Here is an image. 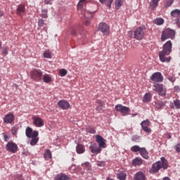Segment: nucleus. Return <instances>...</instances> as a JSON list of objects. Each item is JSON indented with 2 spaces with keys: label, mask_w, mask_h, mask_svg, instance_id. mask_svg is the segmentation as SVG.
<instances>
[{
  "label": "nucleus",
  "mask_w": 180,
  "mask_h": 180,
  "mask_svg": "<svg viewBox=\"0 0 180 180\" xmlns=\"http://www.w3.org/2000/svg\"><path fill=\"white\" fill-rule=\"evenodd\" d=\"M4 141H9V136H8V135L4 134Z\"/></svg>",
  "instance_id": "obj_51"
},
{
  "label": "nucleus",
  "mask_w": 180,
  "mask_h": 180,
  "mask_svg": "<svg viewBox=\"0 0 180 180\" xmlns=\"http://www.w3.org/2000/svg\"><path fill=\"white\" fill-rule=\"evenodd\" d=\"M117 176L120 180H126V173L124 172L118 173Z\"/></svg>",
  "instance_id": "obj_35"
},
{
  "label": "nucleus",
  "mask_w": 180,
  "mask_h": 180,
  "mask_svg": "<svg viewBox=\"0 0 180 180\" xmlns=\"http://www.w3.org/2000/svg\"><path fill=\"white\" fill-rule=\"evenodd\" d=\"M55 180H71V179L65 174H60V176L56 177Z\"/></svg>",
  "instance_id": "obj_34"
},
{
  "label": "nucleus",
  "mask_w": 180,
  "mask_h": 180,
  "mask_svg": "<svg viewBox=\"0 0 180 180\" xmlns=\"http://www.w3.org/2000/svg\"><path fill=\"white\" fill-rule=\"evenodd\" d=\"M82 167H83L84 169H86V171H92V166L89 162H85L84 163H82Z\"/></svg>",
  "instance_id": "obj_29"
},
{
  "label": "nucleus",
  "mask_w": 180,
  "mask_h": 180,
  "mask_svg": "<svg viewBox=\"0 0 180 180\" xmlns=\"http://www.w3.org/2000/svg\"><path fill=\"white\" fill-rule=\"evenodd\" d=\"M78 13L81 19H83V20H84V25L86 26L89 25V23H91V19L94 18V13L86 10L79 11Z\"/></svg>",
  "instance_id": "obj_4"
},
{
  "label": "nucleus",
  "mask_w": 180,
  "mask_h": 180,
  "mask_svg": "<svg viewBox=\"0 0 180 180\" xmlns=\"http://www.w3.org/2000/svg\"><path fill=\"white\" fill-rule=\"evenodd\" d=\"M170 108L174 109H180V101L179 99L174 100L173 103H171Z\"/></svg>",
  "instance_id": "obj_26"
},
{
  "label": "nucleus",
  "mask_w": 180,
  "mask_h": 180,
  "mask_svg": "<svg viewBox=\"0 0 180 180\" xmlns=\"http://www.w3.org/2000/svg\"><path fill=\"white\" fill-rule=\"evenodd\" d=\"M15 120V115L12 113H8L5 115L4 118V122L6 123V124H9L12 123Z\"/></svg>",
  "instance_id": "obj_17"
},
{
  "label": "nucleus",
  "mask_w": 180,
  "mask_h": 180,
  "mask_svg": "<svg viewBox=\"0 0 180 180\" xmlns=\"http://www.w3.org/2000/svg\"><path fill=\"white\" fill-rule=\"evenodd\" d=\"M16 13L18 15V16H23V15L26 13V8H25V5H19L17 8Z\"/></svg>",
  "instance_id": "obj_19"
},
{
  "label": "nucleus",
  "mask_w": 180,
  "mask_h": 180,
  "mask_svg": "<svg viewBox=\"0 0 180 180\" xmlns=\"http://www.w3.org/2000/svg\"><path fill=\"white\" fill-rule=\"evenodd\" d=\"M71 34L72 36H75V34H77V32L75 31V30H72Z\"/></svg>",
  "instance_id": "obj_53"
},
{
  "label": "nucleus",
  "mask_w": 180,
  "mask_h": 180,
  "mask_svg": "<svg viewBox=\"0 0 180 180\" xmlns=\"http://www.w3.org/2000/svg\"><path fill=\"white\" fill-rule=\"evenodd\" d=\"M0 49H2V43L0 42Z\"/></svg>",
  "instance_id": "obj_57"
},
{
  "label": "nucleus",
  "mask_w": 180,
  "mask_h": 180,
  "mask_svg": "<svg viewBox=\"0 0 180 180\" xmlns=\"http://www.w3.org/2000/svg\"><path fill=\"white\" fill-rule=\"evenodd\" d=\"M88 4V0H80L77 4V10H78V13H79V11H83L84 6Z\"/></svg>",
  "instance_id": "obj_20"
},
{
  "label": "nucleus",
  "mask_w": 180,
  "mask_h": 180,
  "mask_svg": "<svg viewBox=\"0 0 180 180\" xmlns=\"http://www.w3.org/2000/svg\"><path fill=\"white\" fill-rule=\"evenodd\" d=\"M1 16H4V12H2V11H0V17Z\"/></svg>",
  "instance_id": "obj_56"
},
{
  "label": "nucleus",
  "mask_w": 180,
  "mask_h": 180,
  "mask_svg": "<svg viewBox=\"0 0 180 180\" xmlns=\"http://www.w3.org/2000/svg\"><path fill=\"white\" fill-rule=\"evenodd\" d=\"M98 30L104 34V36H109L110 30L108 24L105 22H101L98 25Z\"/></svg>",
  "instance_id": "obj_10"
},
{
  "label": "nucleus",
  "mask_w": 180,
  "mask_h": 180,
  "mask_svg": "<svg viewBox=\"0 0 180 180\" xmlns=\"http://www.w3.org/2000/svg\"><path fill=\"white\" fill-rule=\"evenodd\" d=\"M172 19L176 20V23H179L180 19V10L174 9L170 13Z\"/></svg>",
  "instance_id": "obj_16"
},
{
  "label": "nucleus",
  "mask_w": 180,
  "mask_h": 180,
  "mask_svg": "<svg viewBox=\"0 0 180 180\" xmlns=\"http://www.w3.org/2000/svg\"><path fill=\"white\" fill-rule=\"evenodd\" d=\"M141 150V148H140V146H134L131 148V150L133 151V153H137V152H140V150Z\"/></svg>",
  "instance_id": "obj_38"
},
{
  "label": "nucleus",
  "mask_w": 180,
  "mask_h": 180,
  "mask_svg": "<svg viewBox=\"0 0 180 180\" xmlns=\"http://www.w3.org/2000/svg\"><path fill=\"white\" fill-rule=\"evenodd\" d=\"M33 124L35 125L36 127H43L44 126V121L43 119L34 115L32 117Z\"/></svg>",
  "instance_id": "obj_13"
},
{
  "label": "nucleus",
  "mask_w": 180,
  "mask_h": 180,
  "mask_svg": "<svg viewBox=\"0 0 180 180\" xmlns=\"http://www.w3.org/2000/svg\"><path fill=\"white\" fill-rule=\"evenodd\" d=\"M168 139H171V136H169Z\"/></svg>",
  "instance_id": "obj_60"
},
{
  "label": "nucleus",
  "mask_w": 180,
  "mask_h": 180,
  "mask_svg": "<svg viewBox=\"0 0 180 180\" xmlns=\"http://www.w3.org/2000/svg\"><path fill=\"white\" fill-rule=\"evenodd\" d=\"M162 168L163 169H167L168 168V160L165 158L162 157L160 161H158L153 164L151 172L156 173Z\"/></svg>",
  "instance_id": "obj_3"
},
{
  "label": "nucleus",
  "mask_w": 180,
  "mask_h": 180,
  "mask_svg": "<svg viewBox=\"0 0 180 180\" xmlns=\"http://www.w3.org/2000/svg\"><path fill=\"white\" fill-rule=\"evenodd\" d=\"M96 141L98 143V147L100 148H105V146H106L105 139H103V137H102L101 135L96 136Z\"/></svg>",
  "instance_id": "obj_18"
},
{
  "label": "nucleus",
  "mask_w": 180,
  "mask_h": 180,
  "mask_svg": "<svg viewBox=\"0 0 180 180\" xmlns=\"http://www.w3.org/2000/svg\"><path fill=\"white\" fill-rule=\"evenodd\" d=\"M101 4H106L108 2V6L110 8L112 4H113V0H99Z\"/></svg>",
  "instance_id": "obj_37"
},
{
  "label": "nucleus",
  "mask_w": 180,
  "mask_h": 180,
  "mask_svg": "<svg viewBox=\"0 0 180 180\" xmlns=\"http://www.w3.org/2000/svg\"><path fill=\"white\" fill-rule=\"evenodd\" d=\"M144 36H146V27L141 26L135 30L134 32V38H135L136 40H143Z\"/></svg>",
  "instance_id": "obj_7"
},
{
  "label": "nucleus",
  "mask_w": 180,
  "mask_h": 180,
  "mask_svg": "<svg viewBox=\"0 0 180 180\" xmlns=\"http://www.w3.org/2000/svg\"><path fill=\"white\" fill-rule=\"evenodd\" d=\"M2 53L4 54H5V56H6L8 54V48H6V47L3 48L2 49Z\"/></svg>",
  "instance_id": "obj_50"
},
{
  "label": "nucleus",
  "mask_w": 180,
  "mask_h": 180,
  "mask_svg": "<svg viewBox=\"0 0 180 180\" xmlns=\"http://www.w3.org/2000/svg\"><path fill=\"white\" fill-rule=\"evenodd\" d=\"M132 165H134V167H137V165H143V159L136 158L132 160Z\"/></svg>",
  "instance_id": "obj_25"
},
{
  "label": "nucleus",
  "mask_w": 180,
  "mask_h": 180,
  "mask_svg": "<svg viewBox=\"0 0 180 180\" xmlns=\"http://www.w3.org/2000/svg\"><path fill=\"white\" fill-rule=\"evenodd\" d=\"M174 149L177 153H180V143H177L176 146L174 147Z\"/></svg>",
  "instance_id": "obj_49"
},
{
  "label": "nucleus",
  "mask_w": 180,
  "mask_h": 180,
  "mask_svg": "<svg viewBox=\"0 0 180 180\" xmlns=\"http://www.w3.org/2000/svg\"><path fill=\"white\" fill-rule=\"evenodd\" d=\"M172 51V42L167 41L162 46V50L159 52V58L162 63H169L171 61V57L169 56Z\"/></svg>",
  "instance_id": "obj_1"
},
{
  "label": "nucleus",
  "mask_w": 180,
  "mask_h": 180,
  "mask_svg": "<svg viewBox=\"0 0 180 180\" xmlns=\"http://www.w3.org/2000/svg\"><path fill=\"white\" fill-rule=\"evenodd\" d=\"M172 4H174V0H167L165 8H169Z\"/></svg>",
  "instance_id": "obj_43"
},
{
  "label": "nucleus",
  "mask_w": 180,
  "mask_h": 180,
  "mask_svg": "<svg viewBox=\"0 0 180 180\" xmlns=\"http://www.w3.org/2000/svg\"><path fill=\"white\" fill-rule=\"evenodd\" d=\"M174 92H179V91H180L179 86H174Z\"/></svg>",
  "instance_id": "obj_52"
},
{
  "label": "nucleus",
  "mask_w": 180,
  "mask_h": 180,
  "mask_svg": "<svg viewBox=\"0 0 180 180\" xmlns=\"http://www.w3.org/2000/svg\"><path fill=\"white\" fill-rule=\"evenodd\" d=\"M151 81H154V82H162L164 81V77L161 72H155L150 77Z\"/></svg>",
  "instance_id": "obj_11"
},
{
  "label": "nucleus",
  "mask_w": 180,
  "mask_h": 180,
  "mask_svg": "<svg viewBox=\"0 0 180 180\" xmlns=\"http://www.w3.org/2000/svg\"><path fill=\"white\" fill-rule=\"evenodd\" d=\"M42 13H43L41 14L42 18H47V10L42 11Z\"/></svg>",
  "instance_id": "obj_48"
},
{
  "label": "nucleus",
  "mask_w": 180,
  "mask_h": 180,
  "mask_svg": "<svg viewBox=\"0 0 180 180\" xmlns=\"http://www.w3.org/2000/svg\"><path fill=\"white\" fill-rule=\"evenodd\" d=\"M153 91L157 92L160 96H167V88L162 84L153 83Z\"/></svg>",
  "instance_id": "obj_5"
},
{
  "label": "nucleus",
  "mask_w": 180,
  "mask_h": 180,
  "mask_svg": "<svg viewBox=\"0 0 180 180\" xmlns=\"http://www.w3.org/2000/svg\"><path fill=\"white\" fill-rule=\"evenodd\" d=\"M58 106L63 110H67L71 108L70 103L65 100H60L58 102Z\"/></svg>",
  "instance_id": "obj_14"
},
{
  "label": "nucleus",
  "mask_w": 180,
  "mask_h": 180,
  "mask_svg": "<svg viewBox=\"0 0 180 180\" xmlns=\"http://www.w3.org/2000/svg\"><path fill=\"white\" fill-rule=\"evenodd\" d=\"M155 24L158 25V26H161V25H164V19H162V18H156L155 20Z\"/></svg>",
  "instance_id": "obj_36"
},
{
  "label": "nucleus",
  "mask_w": 180,
  "mask_h": 180,
  "mask_svg": "<svg viewBox=\"0 0 180 180\" xmlns=\"http://www.w3.org/2000/svg\"><path fill=\"white\" fill-rule=\"evenodd\" d=\"M115 110L117 112H120L123 116H127L129 115L131 110L129 107H126L122 104H117L115 105Z\"/></svg>",
  "instance_id": "obj_9"
},
{
  "label": "nucleus",
  "mask_w": 180,
  "mask_h": 180,
  "mask_svg": "<svg viewBox=\"0 0 180 180\" xmlns=\"http://www.w3.org/2000/svg\"><path fill=\"white\" fill-rule=\"evenodd\" d=\"M38 25H39L40 27H43V26L44 25V20H43V19H39V21H38Z\"/></svg>",
  "instance_id": "obj_44"
},
{
  "label": "nucleus",
  "mask_w": 180,
  "mask_h": 180,
  "mask_svg": "<svg viewBox=\"0 0 180 180\" xmlns=\"http://www.w3.org/2000/svg\"><path fill=\"white\" fill-rule=\"evenodd\" d=\"M76 153L77 154H84L85 153V146L81 143L77 144L76 146Z\"/></svg>",
  "instance_id": "obj_22"
},
{
  "label": "nucleus",
  "mask_w": 180,
  "mask_h": 180,
  "mask_svg": "<svg viewBox=\"0 0 180 180\" xmlns=\"http://www.w3.org/2000/svg\"><path fill=\"white\" fill-rule=\"evenodd\" d=\"M30 77L34 81L39 82L43 79V72L40 69H34L30 72Z\"/></svg>",
  "instance_id": "obj_8"
},
{
  "label": "nucleus",
  "mask_w": 180,
  "mask_h": 180,
  "mask_svg": "<svg viewBox=\"0 0 180 180\" xmlns=\"http://www.w3.org/2000/svg\"><path fill=\"white\" fill-rule=\"evenodd\" d=\"M167 79H169L170 82H175V81L176 80L175 76H168Z\"/></svg>",
  "instance_id": "obj_45"
},
{
  "label": "nucleus",
  "mask_w": 180,
  "mask_h": 180,
  "mask_svg": "<svg viewBox=\"0 0 180 180\" xmlns=\"http://www.w3.org/2000/svg\"><path fill=\"white\" fill-rule=\"evenodd\" d=\"M134 180H146V174L143 173V172H138L136 173L134 177Z\"/></svg>",
  "instance_id": "obj_21"
},
{
  "label": "nucleus",
  "mask_w": 180,
  "mask_h": 180,
  "mask_svg": "<svg viewBox=\"0 0 180 180\" xmlns=\"http://www.w3.org/2000/svg\"><path fill=\"white\" fill-rule=\"evenodd\" d=\"M87 131H89V133H91V134H94L96 131L94 128L89 127L87 129Z\"/></svg>",
  "instance_id": "obj_47"
},
{
  "label": "nucleus",
  "mask_w": 180,
  "mask_h": 180,
  "mask_svg": "<svg viewBox=\"0 0 180 180\" xmlns=\"http://www.w3.org/2000/svg\"><path fill=\"white\" fill-rule=\"evenodd\" d=\"M97 165H98L99 167H101V165H99V163H98V164H97Z\"/></svg>",
  "instance_id": "obj_58"
},
{
  "label": "nucleus",
  "mask_w": 180,
  "mask_h": 180,
  "mask_svg": "<svg viewBox=\"0 0 180 180\" xmlns=\"http://www.w3.org/2000/svg\"><path fill=\"white\" fill-rule=\"evenodd\" d=\"M150 101H151V94L147 93L144 95L143 101L145 103H148V102H150Z\"/></svg>",
  "instance_id": "obj_33"
},
{
  "label": "nucleus",
  "mask_w": 180,
  "mask_h": 180,
  "mask_svg": "<svg viewBox=\"0 0 180 180\" xmlns=\"http://www.w3.org/2000/svg\"><path fill=\"white\" fill-rule=\"evenodd\" d=\"M167 101H158L157 103H155V107L157 108V109H162L164 106L167 105Z\"/></svg>",
  "instance_id": "obj_27"
},
{
  "label": "nucleus",
  "mask_w": 180,
  "mask_h": 180,
  "mask_svg": "<svg viewBox=\"0 0 180 180\" xmlns=\"http://www.w3.org/2000/svg\"><path fill=\"white\" fill-rule=\"evenodd\" d=\"M11 133H12V134H13V136H16V134H18V127H13L11 128Z\"/></svg>",
  "instance_id": "obj_42"
},
{
  "label": "nucleus",
  "mask_w": 180,
  "mask_h": 180,
  "mask_svg": "<svg viewBox=\"0 0 180 180\" xmlns=\"http://www.w3.org/2000/svg\"><path fill=\"white\" fill-rule=\"evenodd\" d=\"M158 2H160V0H152L150 4V9H155L158 6Z\"/></svg>",
  "instance_id": "obj_31"
},
{
  "label": "nucleus",
  "mask_w": 180,
  "mask_h": 180,
  "mask_svg": "<svg viewBox=\"0 0 180 180\" xmlns=\"http://www.w3.org/2000/svg\"><path fill=\"white\" fill-rule=\"evenodd\" d=\"M89 149L93 154H99L102 151V149L96 146H90Z\"/></svg>",
  "instance_id": "obj_23"
},
{
  "label": "nucleus",
  "mask_w": 180,
  "mask_h": 180,
  "mask_svg": "<svg viewBox=\"0 0 180 180\" xmlns=\"http://www.w3.org/2000/svg\"><path fill=\"white\" fill-rule=\"evenodd\" d=\"M44 57L45 58H51V52L50 51H45L44 52Z\"/></svg>",
  "instance_id": "obj_40"
},
{
  "label": "nucleus",
  "mask_w": 180,
  "mask_h": 180,
  "mask_svg": "<svg viewBox=\"0 0 180 180\" xmlns=\"http://www.w3.org/2000/svg\"><path fill=\"white\" fill-rule=\"evenodd\" d=\"M96 103L98 104V105L96 107V110L98 112H101V110H102V109H103V102L101 100H97Z\"/></svg>",
  "instance_id": "obj_30"
},
{
  "label": "nucleus",
  "mask_w": 180,
  "mask_h": 180,
  "mask_svg": "<svg viewBox=\"0 0 180 180\" xmlns=\"http://www.w3.org/2000/svg\"><path fill=\"white\" fill-rule=\"evenodd\" d=\"M50 2H51V0H45L46 5L50 4Z\"/></svg>",
  "instance_id": "obj_54"
},
{
  "label": "nucleus",
  "mask_w": 180,
  "mask_h": 180,
  "mask_svg": "<svg viewBox=\"0 0 180 180\" xmlns=\"http://www.w3.org/2000/svg\"><path fill=\"white\" fill-rule=\"evenodd\" d=\"M25 135L28 139H32L30 141L31 146H36L39 143V131H33L32 128L27 127L25 129Z\"/></svg>",
  "instance_id": "obj_2"
},
{
  "label": "nucleus",
  "mask_w": 180,
  "mask_h": 180,
  "mask_svg": "<svg viewBox=\"0 0 180 180\" xmlns=\"http://www.w3.org/2000/svg\"><path fill=\"white\" fill-rule=\"evenodd\" d=\"M6 149L10 153H15L18 151V145L13 142H8L6 146Z\"/></svg>",
  "instance_id": "obj_12"
},
{
  "label": "nucleus",
  "mask_w": 180,
  "mask_h": 180,
  "mask_svg": "<svg viewBox=\"0 0 180 180\" xmlns=\"http://www.w3.org/2000/svg\"><path fill=\"white\" fill-rule=\"evenodd\" d=\"M162 180H171V179H169L168 176H165L162 179Z\"/></svg>",
  "instance_id": "obj_55"
},
{
  "label": "nucleus",
  "mask_w": 180,
  "mask_h": 180,
  "mask_svg": "<svg viewBox=\"0 0 180 180\" xmlns=\"http://www.w3.org/2000/svg\"><path fill=\"white\" fill-rule=\"evenodd\" d=\"M44 158H45V160H51V151H50V150H46L44 153Z\"/></svg>",
  "instance_id": "obj_32"
},
{
  "label": "nucleus",
  "mask_w": 180,
  "mask_h": 180,
  "mask_svg": "<svg viewBox=\"0 0 180 180\" xmlns=\"http://www.w3.org/2000/svg\"><path fill=\"white\" fill-rule=\"evenodd\" d=\"M139 140H140V136H139L137 135L132 136V141H135L136 143H137V141H139Z\"/></svg>",
  "instance_id": "obj_46"
},
{
  "label": "nucleus",
  "mask_w": 180,
  "mask_h": 180,
  "mask_svg": "<svg viewBox=\"0 0 180 180\" xmlns=\"http://www.w3.org/2000/svg\"><path fill=\"white\" fill-rule=\"evenodd\" d=\"M67 70L65 69H61L60 70H59V75L60 77H65V75H67Z\"/></svg>",
  "instance_id": "obj_41"
},
{
  "label": "nucleus",
  "mask_w": 180,
  "mask_h": 180,
  "mask_svg": "<svg viewBox=\"0 0 180 180\" xmlns=\"http://www.w3.org/2000/svg\"><path fill=\"white\" fill-rule=\"evenodd\" d=\"M141 126L143 131H146V133H151V129L148 128L150 127V121L148 120L142 121Z\"/></svg>",
  "instance_id": "obj_15"
},
{
  "label": "nucleus",
  "mask_w": 180,
  "mask_h": 180,
  "mask_svg": "<svg viewBox=\"0 0 180 180\" xmlns=\"http://www.w3.org/2000/svg\"><path fill=\"white\" fill-rule=\"evenodd\" d=\"M132 115H133V116H136V114H133Z\"/></svg>",
  "instance_id": "obj_59"
},
{
  "label": "nucleus",
  "mask_w": 180,
  "mask_h": 180,
  "mask_svg": "<svg viewBox=\"0 0 180 180\" xmlns=\"http://www.w3.org/2000/svg\"><path fill=\"white\" fill-rule=\"evenodd\" d=\"M43 81L44 82H45L46 84H49V82H51L52 81V77L49 74H45L43 76Z\"/></svg>",
  "instance_id": "obj_28"
},
{
  "label": "nucleus",
  "mask_w": 180,
  "mask_h": 180,
  "mask_svg": "<svg viewBox=\"0 0 180 180\" xmlns=\"http://www.w3.org/2000/svg\"><path fill=\"white\" fill-rule=\"evenodd\" d=\"M175 37V30H171L169 28H166L162 31L161 40L162 41H165L167 39H173Z\"/></svg>",
  "instance_id": "obj_6"
},
{
  "label": "nucleus",
  "mask_w": 180,
  "mask_h": 180,
  "mask_svg": "<svg viewBox=\"0 0 180 180\" xmlns=\"http://www.w3.org/2000/svg\"><path fill=\"white\" fill-rule=\"evenodd\" d=\"M122 5V0H115V9H120Z\"/></svg>",
  "instance_id": "obj_39"
},
{
  "label": "nucleus",
  "mask_w": 180,
  "mask_h": 180,
  "mask_svg": "<svg viewBox=\"0 0 180 180\" xmlns=\"http://www.w3.org/2000/svg\"><path fill=\"white\" fill-rule=\"evenodd\" d=\"M139 153L143 158H145V160H148V152H147V150H146L145 148H141Z\"/></svg>",
  "instance_id": "obj_24"
}]
</instances>
